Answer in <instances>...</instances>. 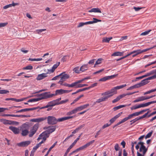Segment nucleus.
<instances>
[{
    "mask_svg": "<svg viewBox=\"0 0 156 156\" xmlns=\"http://www.w3.org/2000/svg\"><path fill=\"white\" fill-rule=\"evenodd\" d=\"M33 67L32 66L29 65L23 68V70H31L33 69Z\"/></svg>",
    "mask_w": 156,
    "mask_h": 156,
    "instance_id": "obj_43",
    "label": "nucleus"
},
{
    "mask_svg": "<svg viewBox=\"0 0 156 156\" xmlns=\"http://www.w3.org/2000/svg\"><path fill=\"white\" fill-rule=\"evenodd\" d=\"M88 69L87 65H84L82 66L80 68V71L83 72L87 70Z\"/></svg>",
    "mask_w": 156,
    "mask_h": 156,
    "instance_id": "obj_29",
    "label": "nucleus"
},
{
    "mask_svg": "<svg viewBox=\"0 0 156 156\" xmlns=\"http://www.w3.org/2000/svg\"><path fill=\"white\" fill-rule=\"evenodd\" d=\"M79 83H78L77 81L71 84V87H75L76 88H78V86Z\"/></svg>",
    "mask_w": 156,
    "mask_h": 156,
    "instance_id": "obj_38",
    "label": "nucleus"
},
{
    "mask_svg": "<svg viewBox=\"0 0 156 156\" xmlns=\"http://www.w3.org/2000/svg\"><path fill=\"white\" fill-rule=\"evenodd\" d=\"M152 132H150L148 133L145 136V138L146 139L150 138L152 134Z\"/></svg>",
    "mask_w": 156,
    "mask_h": 156,
    "instance_id": "obj_55",
    "label": "nucleus"
},
{
    "mask_svg": "<svg viewBox=\"0 0 156 156\" xmlns=\"http://www.w3.org/2000/svg\"><path fill=\"white\" fill-rule=\"evenodd\" d=\"M155 89H152V90H150L147 92H145L144 93V95L147 94H149L151 93H152V92H155Z\"/></svg>",
    "mask_w": 156,
    "mask_h": 156,
    "instance_id": "obj_51",
    "label": "nucleus"
},
{
    "mask_svg": "<svg viewBox=\"0 0 156 156\" xmlns=\"http://www.w3.org/2000/svg\"><path fill=\"white\" fill-rule=\"evenodd\" d=\"M143 78V76L137 77L136 78V79L135 80H133L132 81L133 82L136 81H137L138 80H140Z\"/></svg>",
    "mask_w": 156,
    "mask_h": 156,
    "instance_id": "obj_60",
    "label": "nucleus"
},
{
    "mask_svg": "<svg viewBox=\"0 0 156 156\" xmlns=\"http://www.w3.org/2000/svg\"><path fill=\"white\" fill-rule=\"evenodd\" d=\"M112 37H105L103 38L102 42H108L109 41L112 39Z\"/></svg>",
    "mask_w": 156,
    "mask_h": 156,
    "instance_id": "obj_34",
    "label": "nucleus"
},
{
    "mask_svg": "<svg viewBox=\"0 0 156 156\" xmlns=\"http://www.w3.org/2000/svg\"><path fill=\"white\" fill-rule=\"evenodd\" d=\"M94 142V140H92L90 142L87 143L84 145L80 147V150H83L89 146L90 144H93Z\"/></svg>",
    "mask_w": 156,
    "mask_h": 156,
    "instance_id": "obj_25",
    "label": "nucleus"
},
{
    "mask_svg": "<svg viewBox=\"0 0 156 156\" xmlns=\"http://www.w3.org/2000/svg\"><path fill=\"white\" fill-rule=\"evenodd\" d=\"M60 63L59 62H57L56 64H55L53 66L52 69L49 70L48 71L50 72V73H53L55 70L57 68V67L59 65Z\"/></svg>",
    "mask_w": 156,
    "mask_h": 156,
    "instance_id": "obj_26",
    "label": "nucleus"
},
{
    "mask_svg": "<svg viewBox=\"0 0 156 156\" xmlns=\"http://www.w3.org/2000/svg\"><path fill=\"white\" fill-rule=\"evenodd\" d=\"M0 121L3 124H10L12 123V122L9 120H7L4 119H0Z\"/></svg>",
    "mask_w": 156,
    "mask_h": 156,
    "instance_id": "obj_30",
    "label": "nucleus"
},
{
    "mask_svg": "<svg viewBox=\"0 0 156 156\" xmlns=\"http://www.w3.org/2000/svg\"><path fill=\"white\" fill-rule=\"evenodd\" d=\"M62 74L61 75V79L60 81L58 82V83H61V82L65 81L67 79L69 78V75L65 74V73H62Z\"/></svg>",
    "mask_w": 156,
    "mask_h": 156,
    "instance_id": "obj_11",
    "label": "nucleus"
},
{
    "mask_svg": "<svg viewBox=\"0 0 156 156\" xmlns=\"http://www.w3.org/2000/svg\"><path fill=\"white\" fill-rule=\"evenodd\" d=\"M107 99V97H103L101 98L98 99L96 101V103H99L101 102L105 101Z\"/></svg>",
    "mask_w": 156,
    "mask_h": 156,
    "instance_id": "obj_31",
    "label": "nucleus"
},
{
    "mask_svg": "<svg viewBox=\"0 0 156 156\" xmlns=\"http://www.w3.org/2000/svg\"><path fill=\"white\" fill-rule=\"evenodd\" d=\"M39 107H35V108H28V111H32V110H36L37 109H38V108H39Z\"/></svg>",
    "mask_w": 156,
    "mask_h": 156,
    "instance_id": "obj_64",
    "label": "nucleus"
},
{
    "mask_svg": "<svg viewBox=\"0 0 156 156\" xmlns=\"http://www.w3.org/2000/svg\"><path fill=\"white\" fill-rule=\"evenodd\" d=\"M47 123L49 125H53L57 123V119L54 116H49L46 117Z\"/></svg>",
    "mask_w": 156,
    "mask_h": 156,
    "instance_id": "obj_4",
    "label": "nucleus"
},
{
    "mask_svg": "<svg viewBox=\"0 0 156 156\" xmlns=\"http://www.w3.org/2000/svg\"><path fill=\"white\" fill-rule=\"evenodd\" d=\"M93 20L92 21H89L88 22H85L86 25L92 24L94 23H97L98 22H101V20H100L96 18H93Z\"/></svg>",
    "mask_w": 156,
    "mask_h": 156,
    "instance_id": "obj_20",
    "label": "nucleus"
},
{
    "mask_svg": "<svg viewBox=\"0 0 156 156\" xmlns=\"http://www.w3.org/2000/svg\"><path fill=\"white\" fill-rule=\"evenodd\" d=\"M154 103H156V101H152L146 103H145L137 105H134L131 107L130 108L131 110L136 109L144 107L147 106L151 104H154Z\"/></svg>",
    "mask_w": 156,
    "mask_h": 156,
    "instance_id": "obj_2",
    "label": "nucleus"
},
{
    "mask_svg": "<svg viewBox=\"0 0 156 156\" xmlns=\"http://www.w3.org/2000/svg\"><path fill=\"white\" fill-rule=\"evenodd\" d=\"M46 117H41L37 119H34L31 120V121L34 122H40L46 119Z\"/></svg>",
    "mask_w": 156,
    "mask_h": 156,
    "instance_id": "obj_23",
    "label": "nucleus"
},
{
    "mask_svg": "<svg viewBox=\"0 0 156 156\" xmlns=\"http://www.w3.org/2000/svg\"><path fill=\"white\" fill-rule=\"evenodd\" d=\"M72 90H64L62 89L57 90L55 91V94H53V96L57 95H61L65 93H68L71 92Z\"/></svg>",
    "mask_w": 156,
    "mask_h": 156,
    "instance_id": "obj_6",
    "label": "nucleus"
},
{
    "mask_svg": "<svg viewBox=\"0 0 156 156\" xmlns=\"http://www.w3.org/2000/svg\"><path fill=\"white\" fill-rule=\"evenodd\" d=\"M9 129L11 130L15 134H18L20 132V129L18 128L13 126H10Z\"/></svg>",
    "mask_w": 156,
    "mask_h": 156,
    "instance_id": "obj_14",
    "label": "nucleus"
},
{
    "mask_svg": "<svg viewBox=\"0 0 156 156\" xmlns=\"http://www.w3.org/2000/svg\"><path fill=\"white\" fill-rule=\"evenodd\" d=\"M131 119V118L129 115H128V116L127 117H126L124 119H123L121 121L122 122V123H123L126 122V121H127L129 119Z\"/></svg>",
    "mask_w": 156,
    "mask_h": 156,
    "instance_id": "obj_48",
    "label": "nucleus"
},
{
    "mask_svg": "<svg viewBox=\"0 0 156 156\" xmlns=\"http://www.w3.org/2000/svg\"><path fill=\"white\" fill-rule=\"evenodd\" d=\"M38 127V124H36L34 126L30 132V134L29 135V136L30 137H31L33 136L36 132Z\"/></svg>",
    "mask_w": 156,
    "mask_h": 156,
    "instance_id": "obj_9",
    "label": "nucleus"
},
{
    "mask_svg": "<svg viewBox=\"0 0 156 156\" xmlns=\"http://www.w3.org/2000/svg\"><path fill=\"white\" fill-rule=\"evenodd\" d=\"M53 94H51L49 92L43 93L38 94V98L30 99L27 101V102H36L42 99L51 98L53 96Z\"/></svg>",
    "mask_w": 156,
    "mask_h": 156,
    "instance_id": "obj_1",
    "label": "nucleus"
},
{
    "mask_svg": "<svg viewBox=\"0 0 156 156\" xmlns=\"http://www.w3.org/2000/svg\"><path fill=\"white\" fill-rule=\"evenodd\" d=\"M73 71L76 73H79L80 72V68L79 67H76L74 68Z\"/></svg>",
    "mask_w": 156,
    "mask_h": 156,
    "instance_id": "obj_42",
    "label": "nucleus"
},
{
    "mask_svg": "<svg viewBox=\"0 0 156 156\" xmlns=\"http://www.w3.org/2000/svg\"><path fill=\"white\" fill-rule=\"evenodd\" d=\"M133 8L135 9L136 11H139V10H140V9H141L142 8V7H134Z\"/></svg>",
    "mask_w": 156,
    "mask_h": 156,
    "instance_id": "obj_63",
    "label": "nucleus"
},
{
    "mask_svg": "<svg viewBox=\"0 0 156 156\" xmlns=\"http://www.w3.org/2000/svg\"><path fill=\"white\" fill-rule=\"evenodd\" d=\"M46 29H40V30H36V31L37 32V33L38 34H40V33L46 30Z\"/></svg>",
    "mask_w": 156,
    "mask_h": 156,
    "instance_id": "obj_58",
    "label": "nucleus"
},
{
    "mask_svg": "<svg viewBox=\"0 0 156 156\" xmlns=\"http://www.w3.org/2000/svg\"><path fill=\"white\" fill-rule=\"evenodd\" d=\"M48 136V134H47L46 132H43L39 135L37 138V140H39L40 139H42V140L44 142L46 140Z\"/></svg>",
    "mask_w": 156,
    "mask_h": 156,
    "instance_id": "obj_12",
    "label": "nucleus"
},
{
    "mask_svg": "<svg viewBox=\"0 0 156 156\" xmlns=\"http://www.w3.org/2000/svg\"><path fill=\"white\" fill-rule=\"evenodd\" d=\"M122 112H121L119 113L117 115L113 117L110 120L109 122H110V123L111 124V125L122 114Z\"/></svg>",
    "mask_w": 156,
    "mask_h": 156,
    "instance_id": "obj_18",
    "label": "nucleus"
},
{
    "mask_svg": "<svg viewBox=\"0 0 156 156\" xmlns=\"http://www.w3.org/2000/svg\"><path fill=\"white\" fill-rule=\"evenodd\" d=\"M126 85L125 84L124 85H121L119 86H118L117 87H115L117 90H119L120 89H122L125 87L126 86Z\"/></svg>",
    "mask_w": 156,
    "mask_h": 156,
    "instance_id": "obj_50",
    "label": "nucleus"
},
{
    "mask_svg": "<svg viewBox=\"0 0 156 156\" xmlns=\"http://www.w3.org/2000/svg\"><path fill=\"white\" fill-rule=\"evenodd\" d=\"M80 137V135L75 140L74 142L69 147L65 153L64 154V156H66L68 153L69 151L75 145L76 143Z\"/></svg>",
    "mask_w": 156,
    "mask_h": 156,
    "instance_id": "obj_8",
    "label": "nucleus"
},
{
    "mask_svg": "<svg viewBox=\"0 0 156 156\" xmlns=\"http://www.w3.org/2000/svg\"><path fill=\"white\" fill-rule=\"evenodd\" d=\"M152 48H147L144 50L138 49L136 50H134L133 51V54H134L133 55L132 57H135L136 56L144 52L147 51L150 49Z\"/></svg>",
    "mask_w": 156,
    "mask_h": 156,
    "instance_id": "obj_5",
    "label": "nucleus"
},
{
    "mask_svg": "<svg viewBox=\"0 0 156 156\" xmlns=\"http://www.w3.org/2000/svg\"><path fill=\"white\" fill-rule=\"evenodd\" d=\"M123 98L122 94L118 96L115 99L113 100L112 102L113 103H115L118 101H119L120 99Z\"/></svg>",
    "mask_w": 156,
    "mask_h": 156,
    "instance_id": "obj_35",
    "label": "nucleus"
},
{
    "mask_svg": "<svg viewBox=\"0 0 156 156\" xmlns=\"http://www.w3.org/2000/svg\"><path fill=\"white\" fill-rule=\"evenodd\" d=\"M123 52H121L119 51H117L116 52H115L113 53L112 54V56H122L123 55Z\"/></svg>",
    "mask_w": 156,
    "mask_h": 156,
    "instance_id": "obj_33",
    "label": "nucleus"
},
{
    "mask_svg": "<svg viewBox=\"0 0 156 156\" xmlns=\"http://www.w3.org/2000/svg\"><path fill=\"white\" fill-rule=\"evenodd\" d=\"M62 73H61L58 75L54 77L53 78H52L51 80H56L59 76H61V75L62 74Z\"/></svg>",
    "mask_w": 156,
    "mask_h": 156,
    "instance_id": "obj_57",
    "label": "nucleus"
},
{
    "mask_svg": "<svg viewBox=\"0 0 156 156\" xmlns=\"http://www.w3.org/2000/svg\"><path fill=\"white\" fill-rule=\"evenodd\" d=\"M119 147L118 144H116L115 146V149L116 151H117L119 150Z\"/></svg>",
    "mask_w": 156,
    "mask_h": 156,
    "instance_id": "obj_59",
    "label": "nucleus"
},
{
    "mask_svg": "<svg viewBox=\"0 0 156 156\" xmlns=\"http://www.w3.org/2000/svg\"><path fill=\"white\" fill-rule=\"evenodd\" d=\"M148 109L142 110L139 112H136L132 114L129 115L131 119L133 118L134 116H136L139 115L143 114L144 112H146Z\"/></svg>",
    "mask_w": 156,
    "mask_h": 156,
    "instance_id": "obj_10",
    "label": "nucleus"
},
{
    "mask_svg": "<svg viewBox=\"0 0 156 156\" xmlns=\"http://www.w3.org/2000/svg\"><path fill=\"white\" fill-rule=\"evenodd\" d=\"M22 131L21 135L22 136H27L29 133V127L28 125L24 124H23L20 127Z\"/></svg>",
    "mask_w": 156,
    "mask_h": 156,
    "instance_id": "obj_3",
    "label": "nucleus"
},
{
    "mask_svg": "<svg viewBox=\"0 0 156 156\" xmlns=\"http://www.w3.org/2000/svg\"><path fill=\"white\" fill-rule=\"evenodd\" d=\"M84 126V124L81 125L78 128H76L74 131H73L72 133L74 134L77 132L79 130L81 129Z\"/></svg>",
    "mask_w": 156,
    "mask_h": 156,
    "instance_id": "obj_37",
    "label": "nucleus"
},
{
    "mask_svg": "<svg viewBox=\"0 0 156 156\" xmlns=\"http://www.w3.org/2000/svg\"><path fill=\"white\" fill-rule=\"evenodd\" d=\"M153 74V72H152V71L150 72L149 73H147V74L144 75L142 76L144 78L150 76V75H152Z\"/></svg>",
    "mask_w": 156,
    "mask_h": 156,
    "instance_id": "obj_47",
    "label": "nucleus"
},
{
    "mask_svg": "<svg viewBox=\"0 0 156 156\" xmlns=\"http://www.w3.org/2000/svg\"><path fill=\"white\" fill-rule=\"evenodd\" d=\"M88 104L84 105H81L80 106L76 108H75L77 112L80 111L86 108L89 106Z\"/></svg>",
    "mask_w": 156,
    "mask_h": 156,
    "instance_id": "obj_22",
    "label": "nucleus"
},
{
    "mask_svg": "<svg viewBox=\"0 0 156 156\" xmlns=\"http://www.w3.org/2000/svg\"><path fill=\"white\" fill-rule=\"evenodd\" d=\"M86 23L81 22L79 23V25L77 26V27L79 28L83 26L84 25H86Z\"/></svg>",
    "mask_w": 156,
    "mask_h": 156,
    "instance_id": "obj_54",
    "label": "nucleus"
},
{
    "mask_svg": "<svg viewBox=\"0 0 156 156\" xmlns=\"http://www.w3.org/2000/svg\"><path fill=\"white\" fill-rule=\"evenodd\" d=\"M30 143V141H26L18 143L17 145L19 147H25L28 146Z\"/></svg>",
    "mask_w": 156,
    "mask_h": 156,
    "instance_id": "obj_13",
    "label": "nucleus"
},
{
    "mask_svg": "<svg viewBox=\"0 0 156 156\" xmlns=\"http://www.w3.org/2000/svg\"><path fill=\"white\" fill-rule=\"evenodd\" d=\"M47 105L49 107H52L54 106L55 105H58L55 101V100H53L52 101L48 102L47 104Z\"/></svg>",
    "mask_w": 156,
    "mask_h": 156,
    "instance_id": "obj_28",
    "label": "nucleus"
},
{
    "mask_svg": "<svg viewBox=\"0 0 156 156\" xmlns=\"http://www.w3.org/2000/svg\"><path fill=\"white\" fill-rule=\"evenodd\" d=\"M74 117L73 116L64 117L57 119V123L58 122H60L68 120L69 119L73 118Z\"/></svg>",
    "mask_w": 156,
    "mask_h": 156,
    "instance_id": "obj_17",
    "label": "nucleus"
},
{
    "mask_svg": "<svg viewBox=\"0 0 156 156\" xmlns=\"http://www.w3.org/2000/svg\"><path fill=\"white\" fill-rule=\"evenodd\" d=\"M139 120L138 117L136 118L135 119L131 120L130 122H131V123H130V125H132L134 123H135L137 121Z\"/></svg>",
    "mask_w": 156,
    "mask_h": 156,
    "instance_id": "obj_45",
    "label": "nucleus"
},
{
    "mask_svg": "<svg viewBox=\"0 0 156 156\" xmlns=\"http://www.w3.org/2000/svg\"><path fill=\"white\" fill-rule=\"evenodd\" d=\"M111 125V124L106 123L104 124L102 127L103 129H105V128Z\"/></svg>",
    "mask_w": 156,
    "mask_h": 156,
    "instance_id": "obj_61",
    "label": "nucleus"
},
{
    "mask_svg": "<svg viewBox=\"0 0 156 156\" xmlns=\"http://www.w3.org/2000/svg\"><path fill=\"white\" fill-rule=\"evenodd\" d=\"M28 111V108H25L23 109H22L21 110H20L17 111H16V113H19V112H27Z\"/></svg>",
    "mask_w": 156,
    "mask_h": 156,
    "instance_id": "obj_52",
    "label": "nucleus"
},
{
    "mask_svg": "<svg viewBox=\"0 0 156 156\" xmlns=\"http://www.w3.org/2000/svg\"><path fill=\"white\" fill-rule=\"evenodd\" d=\"M116 75H112L111 76H105L99 80V81H105L108 80H109L110 79H112L116 76Z\"/></svg>",
    "mask_w": 156,
    "mask_h": 156,
    "instance_id": "obj_16",
    "label": "nucleus"
},
{
    "mask_svg": "<svg viewBox=\"0 0 156 156\" xmlns=\"http://www.w3.org/2000/svg\"><path fill=\"white\" fill-rule=\"evenodd\" d=\"M9 93V91L5 90H0V94H4Z\"/></svg>",
    "mask_w": 156,
    "mask_h": 156,
    "instance_id": "obj_44",
    "label": "nucleus"
},
{
    "mask_svg": "<svg viewBox=\"0 0 156 156\" xmlns=\"http://www.w3.org/2000/svg\"><path fill=\"white\" fill-rule=\"evenodd\" d=\"M143 83H137L136 84H135L132 86H131L129 87L127 90H131L133 89L136 88H139L143 86Z\"/></svg>",
    "mask_w": 156,
    "mask_h": 156,
    "instance_id": "obj_15",
    "label": "nucleus"
},
{
    "mask_svg": "<svg viewBox=\"0 0 156 156\" xmlns=\"http://www.w3.org/2000/svg\"><path fill=\"white\" fill-rule=\"evenodd\" d=\"M117 90L116 87H115L111 89L109 92H110V93H112L114 94L117 93Z\"/></svg>",
    "mask_w": 156,
    "mask_h": 156,
    "instance_id": "obj_40",
    "label": "nucleus"
},
{
    "mask_svg": "<svg viewBox=\"0 0 156 156\" xmlns=\"http://www.w3.org/2000/svg\"><path fill=\"white\" fill-rule=\"evenodd\" d=\"M138 144L140 145V148L139 151L140 152H142L144 154H145L147 150V148L144 145V143L142 142H140L138 143Z\"/></svg>",
    "mask_w": 156,
    "mask_h": 156,
    "instance_id": "obj_7",
    "label": "nucleus"
},
{
    "mask_svg": "<svg viewBox=\"0 0 156 156\" xmlns=\"http://www.w3.org/2000/svg\"><path fill=\"white\" fill-rule=\"evenodd\" d=\"M154 79H155V76H154V75L149 77L146 79L142 80V81H141V83H143L142 84H143V86L147 84V80H151Z\"/></svg>",
    "mask_w": 156,
    "mask_h": 156,
    "instance_id": "obj_24",
    "label": "nucleus"
},
{
    "mask_svg": "<svg viewBox=\"0 0 156 156\" xmlns=\"http://www.w3.org/2000/svg\"><path fill=\"white\" fill-rule=\"evenodd\" d=\"M89 12H99L101 13V12L99 9L98 8H93L88 11Z\"/></svg>",
    "mask_w": 156,
    "mask_h": 156,
    "instance_id": "obj_27",
    "label": "nucleus"
},
{
    "mask_svg": "<svg viewBox=\"0 0 156 156\" xmlns=\"http://www.w3.org/2000/svg\"><path fill=\"white\" fill-rule=\"evenodd\" d=\"M56 129V127L54 126H49L47 130L45 132H46L47 134L51 133L53 132H54Z\"/></svg>",
    "mask_w": 156,
    "mask_h": 156,
    "instance_id": "obj_19",
    "label": "nucleus"
},
{
    "mask_svg": "<svg viewBox=\"0 0 156 156\" xmlns=\"http://www.w3.org/2000/svg\"><path fill=\"white\" fill-rule=\"evenodd\" d=\"M103 60V59L102 58H98L94 66V67H96L97 65L101 64L102 63Z\"/></svg>",
    "mask_w": 156,
    "mask_h": 156,
    "instance_id": "obj_32",
    "label": "nucleus"
},
{
    "mask_svg": "<svg viewBox=\"0 0 156 156\" xmlns=\"http://www.w3.org/2000/svg\"><path fill=\"white\" fill-rule=\"evenodd\" d=\"M140 101L145 100L144 96H142L138 98Z\"/></svg>",
    "mask_w": 156,
    "mask_h": 156,
    "instance_id": "obj_62",
    "label": "nucleus"
},
{
    "mask_svg": "<svg viewBox=\"0 0 156 156\" xmlns=\"http://www.w3.org/2000/svg\"><path fill=\"white\" fill-rule=\"evenodd\" d=\"M69 56L68 55H66L64 56L62 59V61L63 62L66 61V60L67 58L69 57Z\"/></svg>",
    "mask_w": 156,
    "mask_h": 156,
    "instance_id": "obj_56",
    "label": "nucleus"
},
{
    "mask_svg": "<svg viewBox=\"0 0 156 156\" xmlns=\"http://www.w3.org/2000/svg\"><path fill=\"white\" fill-rule=\"evenodd\" d=\"M57 143V141H56L55 143L54 144L49 148L48 150L47 151L46 154L44 155V156H48V154L49 153V152L51 150L54 148L55 145Z\"/></svg>",
    "mask_w": 156,
    "mask_h": 156,
    "instance_id": "obj_36",
    "label": "nucleus"
},
{
    "mask_svg": "<svg viewBox=\"0 0 156 156\" xmlns=\"http://www.w3.org/2000/svg\"><path fill=\"white\" fill-rule=\"evenodd\" d=\"M16 5V4L15 3H13L12 4H10L9 5H8L4 6L3 8L4 9H5L12 6H14L15 5Z\"/></svg>",
    "mask_w": 156,
    "mask_h": 156,
    "instance_id": "obj_41",
    "label": "nucleus"
},
{
    "mask_svg": "<svg viewBox=\"0 0 156 156\" xmlns=\"http://www.w3.org/2000/svg\"><path fill=\"white\" fill-rule=\"evenodd\" d=\"M47 76V73H42L38 75L37 77V80H41Z\"/></svg>",
    "mask_w": 156,
    "mask_h": 156,
    "instance_id": "obj_21",
    "label": "nucleus"
},
{
    "mask_svg": "<svg viewBox=\"0 0 156 156\" xmlns=\"http://www.w3.org/2000/svg\"><path fill=\"white\" fill-rule=\"evenodd\" d=\"M40 146L38 144H37L36 146L33 147V150L31 152H34Z\"/></svg>",
    "mask_w": 156,
    "mask_h": 156,
    "instance_id": "obj_49",
    "label": "nucleus"
},
{
    "mask_svg": "<svg viewBox=\"0 0 156 156\" xmlns=\"http://www.w3.org/2000/svg\"><path fill=\"white\" fill-rule=\"evenodd\" d=\"M150 31H151L150 30H148V31H145L144 32L140 34V35H142V36H144V35H147L150 32Z\"/></svg>",
    "mask_w": 156,
    "mask_h": 156,
    "instance_id": "obj_53",
    "label": "nucleus"
},
{
    "mask_svg": "<svg viewBox=\"0 0 156 156\" xmlns=\"http://www.w3.org/2000/svg\"><path fill=\"white\" fill-rule=\"evenodd\" d=\"M138 92H139V91H135V92H131V93H127L126 94H122V95L123 97L126 96L131 95L134 94L135 93H138Z\"/></svg>",
    "mask_w": 156,
    "mask_h": 156,
    "instance_id": "obj_39",
    "label": "nucleus"
},
{
    "mask_svg": "<svg viewBox=\"0 0 156 156\" xmlns=\"http://www.w3.org/2000/svg\"><path fill=\"white\" fill-rule=\"evenodd\" d=\"M149 113V112H148L147 113H146L144 115H143L140 116L139 117H138L139 120L143 119L144 118H145L147 116V115Z\"/></svg>",
    "mask_w": 156,
    "mask_h": 156,
    "instance_id": "obj_46",
    "label": "nucleus"
}]
</instances>
